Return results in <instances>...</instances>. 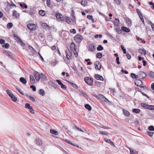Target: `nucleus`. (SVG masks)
I'll return each mask as SVG.
<instances>
[{
  "label": "nucleus",
  "instance_id": "nucleus-9",
  "mask_svg": "<svg viewBox=\"0 0 154 154\" xmlns=\"http://www.w3.org/2000/svg\"><path fill=\"white\" fill-rule=\"evenodd\" d=\"M88 51L91 52H93L95 50V47L93 43L91 44L89 46Z\"/></svg>",
  "mask_w": 154,
  "mask_h": 154
},
{
  "label": "nucleus",
  "instance_id": "nucleus-61",
  "mask_svg": "<svg viewBox=\"0 0 154 154\" xmlns=\"http://www.w3.org/2000/svg\"><path fill=\"white\" fill-rule=\"evenodd\" d=\"M5 42V40L3 39H0V44H3Z\"/></svg>",
  "mask_w": 154,
  "mask_h": 154
},
{
  "label": "nucleus",
  "instance_id": "nucleus-32",
  "mask_svg": "<svg viewBox=\"0 0 154 154\" xmlns=\"http://www.w3.org/2000/svg\"><path fill=\"white\" fill-rule=\"evenodd\" d=\"M115 30L116 32L119 34H120L122 33V29H121L118 27H116L115 28Z\"/></svg>",
  "mask_w": 154,
  "mask_h": 154
},
{
  "label": "nucleus",
  "instance_id": "nucleus-46",
  "mask_svg": "<svg viewBox=\"0 0 154 154\" xmlns=\"http://www.w3.org/2000/svg\"><path fill=\"white\" fill-rule=\"evenodd\" d=\"M43 26L45 28L48 29H49V26L46 23H43L42 24Z\"/></svg>",
  "mask_w": 154,
  "mask_h": 154
},
{
  "label": "nucleus",
  "instance_id": "nucleus-30",
  "mask_svg": "<svg viewBox=\"0 0 154 154\" xmlns=\"http://www.w3.org/2000/svg\"><path fill=\"white\" fill-rule=\"evenodd\" d=\"M130 76L133 79H137L139 77L138 75H137L133 73H131Z\"/></svg>",
  "mask_w": 154,
  "mask_h": 154
},
{
  "label": "nucleus",
  "instance_id": "nucleus-17",
  "mask_svg": "<svg viewBox=\"0 0 154 154\" xmlns=\"http://www.w3.org/2000/svg\"><path fill=\"white\" fill-rule=\"evenodd\" d=\"M35 13V11L34 9L33 8H31L30 10L28 11V14H29L31 16L33 15Z\"/></svg>",
  "mask_w": 154,
  "mask_h": 154
},
{
  "label": "nucleus",
  "instance_id": "nucleus-35",
  "mask_svg": "<svg viewBox=\"0 0 154 154\" xmlns=\"http://www.w3.org/2000/svg\"><path fill=\"white\" fill-rule=\"evenodd\" d=\"M149 75L150 78L154 79V72L150 71L149 72Z\"/></svg>",
  "mask_w": 154,
  "mask_h": 154
},
{
  "label": "nucleus",
  "instance_id": "nucleus-63",
  "mask_svg": "<svg viewBox=\"0 0 154 154\" xmlns=\"http://www.w3.org/2000/svg\"><path fill=\"white\" fill-rule=\"evenodd\" d=\"M121 71L122 72L124 73L125 74H128V72L127 71L123 69H122Z\"/></svg>",
  "mask_w": 154,
  "mask_h": 154
},
{
  "label": "nucleus",
  "instance_id": "nucleus-21",
  "mask_svg": "<svg viewBox=\"0 0 154 154\" xmlns=\"http://www.w3.org/2000/svg\"><path fill=\"white\" fill-rule=\"evenodd\" d=\"M140 105L142 107L148 109L149 105L145 103H142L140 104Z\"/></svg>",
  "mask_w": 154,
  "mask_h": 154
},
{
  "label": "nucleus",
  "instance_id": "nucleus-22",
  "mask_svg": "<svg viewBox=\"0 0 154 154\" xmlns=\"http://www.w3.org/2000/svg\"><path fill=\"white\" fill-rule=\"evenodd\" d=\"M20 81L23 84H26L27 82L26 80L23 77H21L20 79Z\"/></svg>",
  "mask_w": 154,
  "mask_h": 154
},
{
  "label": "nucleus",
  "instance_id": "nucleus-23",
  "mask_svg": "<svg viewBox=\"0 0 154 154\" xmlns=\"http://www.w3.org/2000/svg\"><path fill=\"white\" fill-rule=\"evenodd\" d=\"M64 18V21H66L68 23H71V19L69 17L65 16Z\"/></svg>",
  "mask_w": 154,
  "mask_h": 154
},
{
  "label": "nucleus",
  "instance_id": "nucleus-60",
  "mask_svg": "<svg viewBox=\"0 0 154 154\" xmlns=\"http://www.w3.org/2000/svg\"><path fill=\"white\" fill-rule=\"evenodd\" d=\"M126 55L127 57V58L128 59V60H130L131 59V55L128 53H127L126 54Z\"/></svg>",
  "mask_w": 154,
  "mask_h": 154
},
{
  "label": "nucleus",
  "instance_id": "nucleus-42",
  "mask_svg": "<svg viewBox=\"0 0 154 154\" xmlns=\"http://www.w3.org/2000/svg\"><path fill=\"white\" fill-rule=\"evenodd\" d=\"M96 57L98 58H100L102 57V54L101 53H98L97 54Z\"/></svg>",
  "mask_w": 154,
  "mask_h": 154
},
{
  "label": "nucleus",
  "instance_id": "nucleus-11",
  "mask_svg": "<svg viewBox=\"0 0 154 154\" xmlns=\"http://www.w3.org/2000/svg\"><path fill=\"white\" fill-rule=\"evenodd\" d=\"M94 78L97 80L103 81L104 80L103 77L98 74H95L94 75Z\"/></svg>",
  "mask_w": 154,
  "mask_h": 154
},
{
  "label": "nucleus",
  "instance_id": "nucleus-18",
  "mask_svg": "<svg viewBox=\"0 0 154 154\" xmlns=\"http://www.w3.org/2000/svg\"><path fill=\"white\" fill-rule=\"evenodd\" d=\"M35 143L38 146H41L42 144L41 140L40 139H38L35 140Z\"/></svg>",
  "mask_w": 154,
  "mask_h": 154
},
{
  "label": "nucleus",
  "instance_id": "nucleus-1",
  "mask_svg": "<svg viewBox=\"0 0 154 154\" xmlns=\"http://www.w3.org/2000/svg\"><path fill=\"white\" fill-rule=\"evenodd\" d=\"M55 16L59 22H63L64 21V17L65 16H63L59 12H56Z\"/></svg>",
  "mask_w": 154,
  "mask_h": 154
},
{
  "label": "nucleus",
  "instance_id": "nucleus-31",
  "mask_svg": "<svg viewBox=\"0 0 154 154\" xmlns=\"http://www.w3.org/2000/svg\"><path fill=\"white\" fill-rule=\"evenodd\" d=\"M85 108L89 111H91L92 109L91 106L88 104H86L85 105Z\"/></svg>",
  "mask_w": 154,
  "mask_h": 154
},
{
  "label": "nucleus",
  "instance_id": "nucleus-51",
  "mask_svg": "<svg viewBox=\"0 0 154 154\" xmlns=\"http://www.w3.org/2000/svg\"><path fill=\"white\" fill-rule=\"evenodd\" d=\"M61 87L63 90H66V86L63 84V83L62 84H61Z\"/></svg>",
  "mask_w": 154,
  "mask_h": 154
},
{
  "label": "nucleus",
  "instance_id": "nucleus-5",
  "mask_svg": "<svg viewBox=\"0 0 154 154\" xmlns=\"http://www.w3.org/2000/svg\"><path fill=\"white\" fill-rule=\"evenodd\" d=\"M138 78L140 79H143L146 76V73L142 71H140L138 73Z\"/></svg>",
  "mask_w": 154,
  "mask_h": 154
},
{
  "label": "nucleus",
  "instance_id": "nucleus-52",
  "mask_svg": "<svg viewBox=\"0 0 154 154\" xmlns=\"http://www.w3.org/2000/svg\"><path fill=\"white\" fill-rule=\"evenodd\" d=\"M81 5L83 6H85L87 5V3L85 1H82L81 2Z\"/></svg>",
  "mask_w": 154,
  "mask_h": 154
},
{
  "label": "nucleus",
  "instance_id": "nucleus-20",
  "mask_svg": "<svg viewBox=\"0 0 154 154\" xmlns=\"http://www.w3.org/2000/svg\"><path fill=\"white\" fill-rule=\"evenodd\" d=\"M114 23L115 26H119L120 23L119 20L118 19L116 18L114 21Z\"/></svg>",
  "mask_w": 154,
  "mask_h": 154
},
{
  "label": "nucleus",
  "instance_id": "nucleus-50",
  "mask_svg": "<svg viewBox=\"0 0 154 154\" xmlns=\"http://www.w3.org/2000/svg\"><path fill=\"white\" fill-rule=\"evenodd\" d=\"M148 130L150 131H153L154 130V127L152 126H150L149 127Z\"/></svg>",
  "mask_w": 154,
  "mask_h": 154
},
{
  "label": "nucleus",
  "instance_id": "nucleus-41",
  "mask_svg": "<svg viewBox=\"0 0 154 154\" xmlns=\"http://www.w3.org/2000/svg\"><path fill=\"white\" fill-rule=\"evenodd\" d=\"M13 26V25L12 23H9L7 25V28L8 29H10Z\"/></svg>",
  "mask_w": 154,
  "mask_h": 154
},
{
  "label": "nucleus",
  "instance_id": "nucleus-14",
  "mask_svg": "<svg viewBox=\"0 0 154 154\" xmlns=\"http://www.w3.org/2000/svg\"><path fill=\"white\" fill-rule=\"evenodd\" d=\"M121 29L123 31H124L126 32H130V30L129 28H127L126 27L122 26L121 27Z\"/></svg>",
  "mask_w": 154,
  "mask_h": 154
},
{
  "label": "nucleus",
  "instance_id": "nucleus-44",
  "mask_svg": "<svg viewBox=\"0 0 154 154\" xmlns=\"http://www.w3.org/2000/svg\"><path fill=\"white\" fill-rule=\"evenodd\" d=\"M104 97H105L103 95L101 94H99L97 96V97L98 98L101 99L102 100L103 99Z\"/></svg>",
  "mask_w": 154,
  "mask_h": 154
},
{
  "label": "nucleus",
  "instance_id": "nucleus-56",
  "mask_svg": "<svg viewBox=\"0 0 154 154\" xmlns=\"http://www.w3.org/2000/svg\"><path fill=\"white\" fill-rule=\"evenodd\" d=\"M114 2L117 5H119L121 3L120 0H113Z\"/></svg>",
  "mask_w": 154,
  "mask_h": 154
},
{
  "label": "nucleus",
  "instance_id": "nucleus-40",
  "mask_svg": "<svg viewBox=\"0 0 154 154\" xmlns=\"http://www.w3.org/2000/svg\"><path fill=\"white\" fill-rule=\"evenodd\" d=\"M7 94L8 95L9 97H11V95H13V94L12 93V92L8 90L6 91Z\"/></svg>",
  "mask_w": 154,
  "mask_h": 154
},
{
  "label": "nucleus",
  "instance_id": "nucleus-57",
  "mask_svg": "<svg viewBox=\"0 0 154 154\" xmlns=\"http://www.w3.org/2000/svg\"><path fill=\"white\" fill-rule=\"evenodd\" d=\"M70 32L73 34H75L76 33V30L75 29H73L70 30Z\"/></svg>",
  "mask_w": 154,
  "mask_h": 154
},
{
  "label": "nucleus",
  "instance_id": "nucleus-49",
  "mask_svg": "<svg viewBox=\"0 0 154 154\" xmlns=\"http://www.w3.org/2000/svg\"><path fill=\"white\" fill-rule=\"evenodd\" d=\"M30 88H32L33 91H35L36 90L35 86L34 85H31Z\"/></svg>",
  "mask_w": 154,
  "mask_h": 154
},
{
  "label": "nucleus",
  "instance_id": "nucleus-58",
  "mask_svg": "<svg viewBox=\"0 0 154 154\" xmlns=\"http://www.w3.org/2000/svg\"><path fill=\"white\" fill-rule=\"evenodd\" d=\"M153 133L150 131L147 132V134L150 136H152Z\"/></svg>",
  "mask_w": 154,
  "mask_h": 154
},
{
  "label": "nucleus",
  "instance_id": "nucleus-25",
  "mask_svg": "<svg viewBox=\"0 0 154 154\" xmlns=\"http://www.w3.org/2000/svg\"><path fill=\"white\" fill-rule=\"evenodd\" d=\"M15 88L22 95H24V93L23 92V91H22L21 89L19 88L17 86H15Z\"/></svg>",
  "mask_w": 154,
  "mask_h": 154
},
{
  "label": "nucleus",
  "instance_id": "nucleus-54",
  "mask_svg": "<svg viewBox=\"0 0 154 154\" xmlns=\"http://www.w3.org/2000/svg\"><path fill=\"white\" fill-rule=\"evenodd\" d=\"M70 58H67L65 60V61L66 63L67 64H69V63H70Z\"/></svg>",
  "mask_w": 154,
  "mask_h": 154
},
{
  "label": "nucleus",
  "instance_id": "nucleus-15",
  "mask_svg": "<svg viewBox=\"0 0 154 154\" xmlns=\"http://www.w3.org/2000/svg\"><path fill=\"white\" fill-rule=\"evenodd\" d=\"M122 111L123 114L126 116L128 117L129 116L130 113L127 110L125 109H123Z\"/></svg>",
  "mask_w": 154,
  "mask_h": 154
},
{
  "label": "nucleus",
  "instance_id": "nucleus-8",
  "mask_svg": "<svg viewBox=\"0 0 154 154\" xmlns=\"http://www.w3.org/2000/svg\"><path fill=\"white\" fill-rule=\"evenodd\" d=\"M25 107L27 109H28L30 110V112L32 114H34V112L32 106H30L29 103H26L25 104Z\"/></svg>",
  "mask_w": 154,
  "mask_h": 154
},
{
  "label": "nucleus",
  "instance_id": "nucleus-48",
  "mask_svg": "<svg viewBox=\"0 0 154 154\" xmlns=\"http://www.w3.org/2000/svg\"><path fill=\"white\" fill-rule=\"evenodd\" d=\"M73 51L74 54V55L75 56V57H77L78 56V55L76 49L75 48L73 50Z\"/></svg>",
  "mask_w": 154,
  "mask_h": 154
},
{
  "label": "nucleus",
  "instance_id": "nucleus-47",
  "mask_svg": "<svg viewBox=\"0 0 154 154\" xmlns=\"http://www.w3.org/2000/svg\"><path fill=\"white\" fill-rule=\"evenodd\" d=\"M99 132L101 134L104 135H108V133L106 132L103 131H99Z\"/></svg>",
  "mask_w": 154,
  "mask_h": 154
},
{
  "label": "nucleus",
  "instance_id": "nucleus-36",
  "mask_svg": "<svg viewBox=\"0 0 154 154\" xmlns=\"http://www.w3.org/2000/svg\"><path fill=\"white\" fill-rule=\"evenodd\" d=\"M50 132L52 134L55 135H57L58 134V132L54 129H51Z\"/></svg>",
  "mask_w": 154,
  "mask_h": 154
},
{
  "label": "nucleus",
  "instance_id": "nucleus-19",
  "mask_svg": "<svg viewBox=\"0 0 154 154\" xmlns=\"http://www.w3.org/2000/svg\"><path fill=\"white\" fill-rule=\"evenodd\" d=\"M40 79L42 80H46L47 79L46 76L43 73L40 74Z\"/></svg>",
  "mask_w": 154,
  "mask_h": 154
},
{
  "label": "nucleus",
  "instance_id": "nucleus-43",
  "mask_svg": "<svg viewBox=\"0 0 154 154\" xmlns=\"http://www.w3.org/2000/svg\"><path fill=\"white\" fill-rule=\"evenodd\" d=\"M121 49L123 51V53L124 54H125L126 53V49L124 48V47L123 45H121Z\"/></svg>",
  "mask_w": 154,
  "mask_h": 154
},
{
  "label": "nucleus",
  "instance_id": "nucleus-27",
  "mask_svg": "<svg viewBox=\"0 0 154 154\" xmlns=\"http://www.w3.org/2000/svg\"><path fill=\"white\" fill-rule=\"evenodd\" d=\"M75 47L76 46L75 44L73 42H72L70 45L71 50H72L75 49Z\"/></svg>",
  "mask_w": 154,
  "mask_h": 154
},
{
  "label": "nucleus",
  "instance_id": "nucleus-13",
  "mask_svg": "<svg viewBox=\"0 0 154 154\" xmlns=\"http://www.w3.org/2000/svg\"><path fill=\"white\" fill-rule=\"evenodd\" d=\"M138 52L142 54L145 55L146 54V51L144 48H140L138 49Z\"/></svg>",
  "mask_w": 154,
  "mask_h": 154
},
{
  "label": "nucleus",
  "instance_id": "nucleus-37",
  "mask_svg": "<svg viewBox=\"0 0 154 154\" xmlns=\"http://www.w3.org/2000/svg\"><path fill=\"white\" fill-rule=\"evenodd\" d=\"M103 49V47L101 45H99L97 48V50L98 51H101Z\"/></svg>",
  "mask_w": 154,
  "mask_h": 154
},
{
  "label": "nucleus",
  "instance_id": "nucleus-2",
  "mask_svg": "<svg viewBox=\"0 0 154 154\" xmlns=\"http://www.w3.org/2000/svg\"><path fill=\"white\" fill-rule=\"evenodd\" d=\"M84 80L85 82L88 85L90 86L92 85L93 80L91 77L90 78L89 77H85L84 78Z\"/></svg>",
  "mask_w": 154,
  "mask_h": 154
},
{
  "label": "nucleus",
  "instance_id": "nucleus-26",
  "mask_svg": "<svg viewBox=\"0 0 154 154\" xmlns=\"http://www.w3.org/2000/svg\"><path fill=\"white\" fill-rule=\"evenodd\" d=\"M20 5L22 8H27V5L25 3H20Z\"/></svg>",
  "mask_w": 154,
  "mask_h": 154
},
{
  "label": "nucleus",
  "instance_id": "nucleus-33",
  "mask_svg": "<svg viewBox=\"0 0 154 154\" xmlns=\"http://www.w3.org/2000/svg\"><path fill=\"white\" fill-rule=\"evenodd\" d=\"M13 15L14 16L17 17L19 16L20 14H18L16 11H15L13 12Z\"/></svg>",
  "mask_w": 154,
  "mask_h": 154
},
{
  "label": "nucleus",
  "instance_id": "nucleus-6",
  "mask_svg": "<svg viewBox=\"0 0 154 154\" xmlns=\"http://www.w3.org/2000/svg\"><path fill=\"white\" fill-rule=\"evenodd\" d=\"M27 27L30 30L33 31L35 30L36 29V27L35 24L31 23L30 24H28L27 25Z\"/></svg>",
  "mask_w": 154,
  "mask_h": 154
},
{
  "label": "nucleus",
  "instance_id": "nucleus-62",
  "mask_svg": "<svg viewBox=\"0 0 154 154\" xmlns=\"http://www.w3.org/2000/svg\"><path fill=\"white\" fill-rule=\"evenodd\" d=\"M119 57H117L116 59V61L117 63L118 64H119L120 63V62L119 61Z\"/></svg>",
  "mask_w": 154,
  "mask_h": 154
},
{
  "label": "nucleus",
  "instance_id": "nucleus-12",
  "mask_svg": "<svg viewBox=\"0 0 154 154\" xmlns=\"http://www.w3.org/2000/svg\"><path fill=\"white\" fill-rule=\"evenodd\" d=\"M66 55L67 58H72V53L69 50L66 51Z\"/></svg>",
  "mask_w": 154,
  "mask_h": 154
},
{
  "label": "nucleus",
  "instance_id": "nucleus-59",
  "mask_svg": "<svg viewBox=\"0 0 154 154\" xmlns=\"http://www.w3.org/2000/svg\"><path fill=\"white\" fill-rule=\"evenodd\" d=\"M3 53L5 54L6 55H8L9 53L10 54V52L8 51L5 50L3 51Z\"/></svg>",
  "mask_w": 154,
  "mask_h": 154
},
{
  "label": "nucleus",
  "instance_id": "nucleus-28",
  "mask_svg": "<svg viewBox=\"0 0 154 154\" xmlns=\"http://www.w3.org/2000/svg\"><path fill=\"white\" fill-rule=\"evenodd\" d=\"M39 94L41 95L42 96H44L45 95V91L42 89H40L39 92Z\"/></svg>",
  "mask_w": 154,
  "mask_h": 154
},
{
  "label": "nucleus",
  "instance_id": "nucleus-7",
  "mask_svg": "<svg viewBox=\"0 0 154 154\" xmlns=\"http://www.w3.org/2000/svg\"><path fill=\"white\" fill-rule=\"evenodd\" d=\"M95 68L96 69L100 70L101 67V65L100 62L98 61H96L94 63Z\"/></svg>",
  "mask_w": 154,
  "mask_h": 154
},
{
  "label": "nucleus",
  "instance_id": "nucleus-38",
  "mask_svg": "<svg viewBox=\"0 0 154 154\" xmlns=\"http://www.w3.org/2000/svg\"><path fill=\"white\" fill-rule=\"evenodd\" d=\"M10 97L11 98V99L14 102H16L17 101V98L14 96L13 94V95H11V97Z\"/></svg>",
  "mask_w": 154,
  "mask_h": 154
},
{
  "label": "nucleus",
  "instance_id": "nucleus-3",
  "mask_svg": "<svg viewBox=\"0 0 154 154\" xmlns=\"http://www.w3.org/2000/svg\"><path fill=\"white\" fill-rule=\"evenodd\" d=\"M74 39L76 41L80 42L82 40L83 38L81 35L78 34L75 36Z\"/></svg>",
  "mask_w": 154,
  "mask_h": 154
},
{
  "label": "nucleus",
  "instance_id": "nucleus-16",
  "mask_svg": "<svg viewBox=\"0 0 154 154\" xmlns=\"http://www.w3.org/2000/svg\"><path fill=\"white\" fill-rule=\"evenodd\" d=\"M17 41L18 43H20L22 47H24L25 45V44L23 42L20 38H18L17 39Z\"/></svg>",
  "mask_w": 154,
  "mask_h": 154
},
{
  "label": "nucleus",
  "instance_id": "nucleus-29",
  "mask_svg": "<svg viewBox=\"0 0 154 154\" xmlns=\"http://www.w3.org/2000/svg\"><path fill=\"white\" fill-rule=\"evenodd\" d=\"M132 111L133 112L136 113H138L140 111V109H133Z\"/></svg>",
  "mask_w": 154,
  "mask_h": 154
},
{
  "label": "nucleus",
  "instance_id": "nucleus-4",
  "mask_svg": "<svg viewBox=\"0 0 154 154\" xmlns=\"http://www.w3.org/2000/svg\"><path fill=\"white\" fill-rule=\"evenodd\" d=\"M34 75L36 80L38 81L40 79V74L38 72L35 71L34 72Z\"/></svg>",
  "mask_w": 154,
  "mask_h": 154
},
{
  "label": "nucleus",
  "instance_id": "nucleus-39",
  "mask_svg": "<svg viewBox=\"0 0 154 154\" xmlns=\"http://www.w3.org/2000/svg\"><path fill=\"white\" fill-rule=\"evenodd\" d=\"M29 48L30 51H32V52H36L35 50L32 46L29 45Z\"/></svg>",
  "mask_w": 154,
  "mask_h": 154
},
{
  "label": "nucleus",
  "instance_id": "nucleus-45",
  "mask_svg": "<svg viewBox=\"0 0 154 154\" xmlns=\"http://www.w3.org/2000/svg\"><path fill=\"white\" fill-rule=\"evenodd\" d=\"M148 109L151 110H154V106L152 105H149Z\"/></svg>",
  "mask_w": 154,
  "mask_h": 154
},
{
  "label": "nucleus",
  "instance_id": "nucleus-10",
  "mask_svg": "<svg viewBox=\"0 0 154 154\" xmlns=\"http://www.w3.org/2000/svg\"><path fill=\"white\" fill-rule=\"evenodd\" d=\"M135 84L137 86L140 87L141 85H143V82L139 79H136L134 81Z\"/></svg>",
  "mask_w": 154,
  "mask_h": 154
},
{
  "label": "nucleus",
  "instance_id": "nucleus-34",
  "mask_svg": "<svg viewBox=\"0 0 154 154\" xmlns=\"http://www.w3.org/2000/svg\"><path fill=\"white\" fill-rule=\"evenodd\" d=\"M39 14L42 16H44L45 14V11L43 10H40L38 12Z\"/></svg>",
  "mask_w": 154,
  "mask_h": 154
},
{
  "label": "nucleus",
  "instance_id": "nucleus-55",
  "mask_svg": "<svg viewBox=\"0 0 154 154\" xmlns=\"http://www.w3.org/2000/svg\"><path fill=\"white\" fill-rule=\"evenodd\" d=\"M9 45L8 43H5L3 45V46L5 48H8L9 47Z\"/></svg>",
  "mask_w": 154,
  "mask_h": 154
},
{
  "label": "nucleus",
  "instance_id": "nucleus-24",
  "mask_svg": "<svg viewBox=\"0 0 154 154\" xmlns=\"http://www.w3.org/2000/svg\"><path fill=\"white\" fill-rule=\"evenodd\" d=\"M30 81L31 83H34L35 82V80L33 76L32 75H30Z\"/></svg>",
  "mask_w": 154,
  "mask_h": 154
},
{
  "label": "nucleus",
  "instance_id": "nucleus-53",
  "mask_svg": "<svg viewBox=\"0 0 154 154\" xmlns=\"http://www.w3.org/2000/svg\"><path fill=\"white\" fill-rule=\"evenodd\" d=\"M72 86L75 89H77L78 88V87L77 85L73 83H71Z\"/></svg>",
  "mask_w": 154,
  "mask_h": 154
},
{
  "label": "nucleus",
  "instance_id": "nucleus-64",
  "mask_svg": "<svg viewBox=\"0 0 154 154\" xmlns=\"http://www.w3.org/2000/svg\"><path fill=\"white\" fill-rule=\"evenodd\" d=\"M136 11H137V14L138 15H140V14H142L140 10L139 9H137Z\"/></svg>",
  "mask_w": 154,
  "mask_h": 154
}]
</instances>
